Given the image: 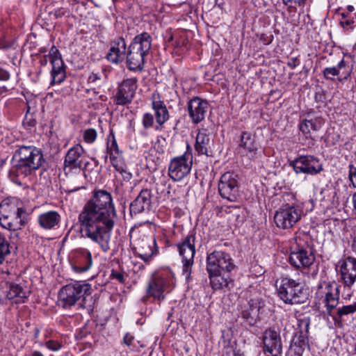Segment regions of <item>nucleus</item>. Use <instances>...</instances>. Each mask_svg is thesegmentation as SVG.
Instances as JSON below:
<instances>
[{"instance_id":"4be33fe9","label":"nucleus","mask_w":356,"mask_h":356,"mask_svg":"<svg viewBox=\"0 0 356 356\" xmlns=\"http://www.w3.org/2000/svg\"><path fill=\"white\" fill-rule=\"evenodd\" d=\"M214 149V140L206 129H198L195 143V150L198 155L213 156Z\"/></svg>"},{"instance_id":"f3484780","label":"nucleus","mask_w":356,"mask_h":356,"mask_svg":"<svg viewBox=\"0 0 356 356\" xmlns=\"http://www.w3.org/2000/svg\"><path fill=\"white\" fill-rule=\"evenodd\" d=\"M137 89V79H124L118 86L114 102L118 105H126L131 102Z\"/></svg>"},{"instance_id":"39448f33","label":"nucleus","mask_w":356,"mask_h":356,"mask_svg":"<svg viewBox=\"0 0 356 356\" xmlns=\"http://www.w3.org/2000/svg\"><path fill=\"white\" fill-rule=\"evenodd\" d=\"M275 286L279 297L287 304L303 303L307 296L299 279L282 277L277 280Z\"/></svg>"},{"instance_id":"bf43d9fd","label":"nucleus","mask_w":356,"mask_h":356,"mask_svg":"<svg viewBox=\"0 0 356 356\" xmlns=\"http://www.w3.org/2000/svg\"><path fill=\"white\" fill-rule=\"evenodd\" d=\"M31 356H44V355L39 350H33L31 353Z\"/></svg>"},{"instance_id":"b1692460","label":"nucleus","mask_w":356,"mask_h":356,"mask_svg":"<svg viewBox=\"0 0 356 356\" xmlns=\"http://www.w3.org/2000/svg\"><path fill=\"white\" fill-rule=\"evenodd\" d=\"M84 152L83 147L76 144L71 147L65 158L64 171L66 175L72 172V170H80L81 168V157Z\"/></svg>"},{"instance_id":"473e14b6","label":"nucleus","mask_w":356,"mask_h":356,"mask_svg":"<svg viewBox=\"0 0 356 356\" xmlns=\"http://www.w3.org/2000/svg\"><path fill=\"white\" fill-rule=\"evenodd\" d=\"M323 124L324 121L321 118L305 120L300 123V129L303 134H310L312 131H317L320 129Z\"/></svg>"},{"instance_id":"f8f14e48","label":"nucleus","mask_w":356,"mask_h":356,"mask_svg":"<svg viewBox=\"0 0 356 356\" xmlns=\"http://www.w3.org/2000/svg\"><path fill=\"white\" fill-rule=\"evenodd\" d=\"M134 248L138 257L145 261H149L156 254V243L154 237L143 235L140 237L131 236Z\"/></svg>"},{"instance_id":"9d476101","label":"nucleus","mask_w":356,"mask_h":356,"mask_svg":"<svg viewBox=\"0 0 356 356\" xmlns=\"http://www.w3.org/2000/svg\"><path fill=\"white\" fill-rule=\"evenodd\" d=\"M316 296L331 311L339 304V286L335 282H323L318 286Z\"/></svg>"},{"instance_id":"ea45409f","label":"nucleus","mask_w":356,"mask_h":356,"mask_svg":"<svg viewBox=\"0 0 356 356\" xmlns=\"http://www.w3.org/2000/svg\"><path fill=\"white\" fill-rule=\"evenodd\" d=\"M108 156H109L110 161L115 169L117 168L122 167V165L125 163V162L122 158L121 152L116 153V154H110Z\"/></svg>"},{"instance_id":"393cba45","label":"nucleus","mask_w":356,"mask_h":356,"mask_svg":"<svg viewBox=\"0 0 356 356\" xmlns=\"http://www.w3.org/2000/svg\"><path fill=\"white\" fill-rule=\"evenodd\" d=\"M151 100L152 108L154 111L156 123L161 127L169 119V112L159 93L154 92Z\"/></svg>"},{"instance_id":"2eb2a0df","label":"nucleus","mask_w":356,"mask_h":356,"mask_svg":"<svg viewBox=\"0 0 356 356\" xmlns=\"http://www.w3.org/2000/svg\"><path fill=\"white\" fill-rule=\"evenodd\" d=\"M49 61L52 65L50 86L60 84L65 79L66 70L60 54L55 46L51 47L49 52Z\"/></svg>"},{"instance_id":"6e6d98bb","label":"nucleus","mask_w":356,"mask_h":356,"mask_svg":"<svg viewBox=\"0 0 356 356\" xmlns=\"http://www.w3.org/2000/svg\"><path fill=\"white\" fill-rule=\"evenodd\" d=\"M39 334H40V330L38 329H35V332H34V339L35 340V342L38 343L40 346H42L43 343L42 342H38L37 341V339L39 337Z\"/></svg>"},{"instance_id":"49530a36","label":"nucleus","mask_w":356,"mask_h":356,"mask_svg":"<svg viewBox=\"0 0 356 356\" xmlns=\"http://www.w3.org/2000/svg\"><path fill=\"white\" fill-rule=\"evenodd\" d=\"M349 179L354 188H356V167L350 164L349 165Z\"/></svg>"},{"instance_id":"37998d69","label":"nucleus","mask_w":356,"mask_h":356,"mask_svg":"<svg viewBox=\"0 0 356 356\" xmlns=\"http://www.w3.org/2000/svg\"><path fill=\"white\" fill-rule=\"evenodd\" d=\"M323 75L327 79H332L333 76H339V72L337 69V67H326L323 70Z\"/></svg>"},{"instance_id":"4468645a","label":"nucleus","mask_w":356,"mask_h":356,"mask_svg":"<svg viewBox=\"0 0 356 356\" xmlns=\"http://www.w3.org/2000/svg\"><path fill=\"white\" fill-rule=\"evenodd\" d=\"M337 270L344 287L350 289L356 281V258L348 257L340 260Z\"/></svg>"},{"instance_id":"13d9d810","label":"nucleus","mask_w":356,"mask_h":356,"mask_svg":"<svg viewBox=\"0 0 356 356\" xmlns=\"http://www.w3.org/2000/svg\"><path fill=\"white\" fill-rule=\"evenodd\" d=\"M48 58L49 59V54L44 56L43 58L40 60L41 64L46 65L47 64Z\"/></svg>"},{"instance_id":"f257e3e1","label":"nucleus","mask_w":356,"mask_h":356,"mask_svg":"<svg viewBox=\"0 0 356 356\" xmlns=\"http://www.w3.org/2000/svg\"><path fill=\"white\" fill-rule=\"evenodd\" d=\"M116 211L110 193L99 190L85 204L79 216L85 236L97 243L104 252L110 250L111 230Z\"/></svg>"},{"instance_id":"0e129e2a","label":"nucleus","mask_w":356,"mask_h":356,"mask_svg":"<svg viewBox=\"0 0 356 356\" xmlns=\"http://www.w3.org/2000/svg\"><path fill=\"white\" fill-rule=\"evenodd\" d=\"M257 147L256 146H254L253 148L252 149H250L249 152L250 153V156H253V152L257 150Z\"/></svg>"},{"instance_id":"0eeeda50","label":"nucleus","mask_w":356,"mask_h":356,"mask_svg":"<svg viewBox=\"0 0 356 356\" xmlns=\"http://www.w3.org/2000/svg\"><path fill=\"white\" fill-rule=\"evenodd\" d=\"M193 165L191 147L187 144L186 151L180 156L172 158L168 168V174L171 179L180 181L191 172Z\"/></svg>"},{"instance_id":"dca6fc26","label":"nucleus","mask_w":356,"mask_h":356,"mask_svg":"<svg viewBox=\"0 0 356 356\" xmlns=\"http://www.w3.org/2000/svg\"><path fill=\"white\" fill-rule=\"evenodd\" d=\"M296 173L316 175L323 170L319 159L313 156H300L291 162Z\"/></svg>"},{"instance_id":"e2e57ef3","label":"nucleus","mask_w":356,"mask_h":356,"mask_svg":"<svg viewBox=\"0 0 356 356\" xmlns=\"http://www.w3.org/2000/svg\"><path fill=\"white\" fill-rule=\"evenodd\" d=\"M353 202L354 208L356 209V193L355 194H353Z\"/></svg>"},{"instance_id":"423d86ee","label":"nucleus","mask_w":356,"mask_h":356,"mask_svg":"<svg viewBox=\"0 0 356 356\" xmlns=\"http://www.w3.org/2000/svg\"><path fill=\"white\" fill-rule=\"evenodd\" d=\"M175 284V275L170 269L157 273L149 282L147 294L158 300H163L164 293H169Z\"/></svg>"},{"instance_id":"a878e982","label":"nucleus","mask_w":356,"mask_h":356,"mask_svg":"<svg viewBox=\"0 0 356 356\" xmlns=\"http://www.w3.org/2000/svg\"><path fill=\"white\" fill-rule=\"evenodd\" d=\"M152 202V193L149 189L142 190L130 205V213L137 214L149 210Z\"/></svg>"},{"instance_id":"338daca9","label":"nucleus","mask_w":356,"mask_h":356,"mask_svg":"<svg viewBox=\"0 0 356 356\" xmlns=\"http://www.w3.org/2000/svg\"><path fill=\"white\" fill-rule=\"evenodd\" d=\"M354 351H355V353L356 355V343H355V345Z\"/></svg>"},{"instance_id":"c03bdc74","label":"nucleus","mask_w":356,"mask_h":356,"mask_svg":"<svg viewBox=\"0 0 356 356\" xmlns=\"http://www.w3.org/2000/svg\"><path fill=\"white\" fill-rule=\"evenodd\" d=\"M45 346L51 351H58L62 348V343L58 341L49 340L45 343Z\"/></svg>"},{"instance_id":"69168bd1","label":"nucleus","mask_w":356,"mask_h":356,"mask_svg":"<svg viewBox=\"0 0 356 356\" xmlns=\"http://www.w3.org/2000/svg\"><path fill=\"white\" fill-rule=\"evenodd\" d=\"M348 10H349V11H350V12H351V11H353V6H349L348 7Z\"/></svg>"},{"instance_id":"e433bc0d","label":"nucleus","mask_w":356,"mask_h":356,"mask_svg":"<svg viewBox=\"0 0 356 356\" xmlns=\"http://www.w3.org/2000/svg\"><path fill=\"white\" fill-rule=\"evenodd\" d=\"M83 140L88 144H92L97 138V131L93 128H88L82 132Z\"/></svg>"},{"instance_id":"680f3d73","label":"nucleus","mask_w":356,"mask_h":356,"mask_svg":"<svg viewBox=\"0 0 356 356\" xmlns=\"http://www.w3.org/2000/svg\"><path fill=\"white\" fill-rule=\"evenodd\" d=\"M352 23V22L350 21H348V20H345V21H341V24L344 26L345 25L346 26H349Z\"/></svg>"},{"instance_id":"3c124183","label":"nucleus","mask_w":356,"mask_h":356,"mask_svg":"<svg viewBox=\"0 0 356 356\" xmlns=\"http://www.w3.org/2000/svg\"><path fill=\"white\" fill-rule=\"evenodd\" d=\"M10 78V74L9 73L0 67V80L1 81H7Z\"/></svg>"},{"instance_id":"2f4dec72","label":"nucleus","mask_w":356,"mask_h":356,"mask_svg":"<svg viewBox=\"0 0 356 356\" xmlns=\"http://www.w3.org/2000/svg\"><path fill=\"white\" fill-rule=\"evenodd\" d=\"M211 287L214 290H220L229 287L232 280L228 274H222V271L207 272Z\"/></svg>"},{"instance_id":"a19ab883","label":"nucleus","mask_w":356,"mask_h":356,"mask_svg":"<svg viewBox=\"0 0 356 356\" xmlns=\"http://www.w3.org/2000/svg\"><path fill=\"white\" fill-rule=\"evenodd\" d=\"M154 123V118L152 113H145L142 117V124L145 129L152 128Z\"/></svg>"},{"instance_id":"cd10ccee","label":"nucleus","mask_w":356,"mask_h":356,"mask_svg":"<svg viewBox=\"0 0 356 356\" xmlns=\"http://www.w3.org/2000/svg\"><path fill=\"white\" fill-rule=\"evenodd\" d=\"M127 44L122 38H118L111 43V48L108 53L107 59L113 63H118L124 60Z\"/></svg>"},{"instance_id":"c9c22d12","label":"nucleus","mask_w":356,"mask_h":356,"mask_svg":"<svg viewBox=\"0 0 356 356\" xmlns=\"http://www.w3.org/2000/svg\"><path fill=\"white\" fill-rule=\"evenodd\" d=\"M284 5L288 6V10L291 13L297 12V6L303 8L307 3H311L312 0H282Z\"/></svg>"},{"instance_id":"20e7f679","label":"nucleus","mask_w":356,"mask_h":356,"mask_svg":"<svg viewBox=\"0 0 356 356\" xmlns=\"http://www.w3.org/2000/svg\"><path fill=\"white\" fill-rule=\"evenodd\" d=\"M24 213L17 199H6L0 203V225L8 230L20 229L25 224Z\"/></svg>"},{"instance_id":"603ef678","label":"nucleus","mask_w":356,"mask_h":356,"mask_svg":"<svg viewBox=\"0 0 356 356\" xmlns=\"http://www.w3.org/2000/svg\"><path fill=\"white\" fill-rule=\"evenodd\" d=\"M124 343L128 346H131L134 340V337L129 334H126L124 337Z\"/></svg>"},{"instance_id":"4c0bfd02","label":"nucleus","mask_w":356,"mask_h":356,"mask_svg":"<svg viewBox=\"0 0 356 356\" xmlns=\"http://www.w3.org/2000/svg\"><path fill=\"white\" fill-rule=\"evenodd\" d=\"M356 312V302L343 306L337 309V315L341 320L343 316L353 314Z\"/></svg>"},{"instance_id":"f704fd0d","label":"nucleus","mask_w":356,"mask_h":356,"mask_svg":"<svg viewBox=\"0 0 356 356\" xmlns=\"http://www.w3.org/2000/svg\"><path fill=\"white\" fill-rule=\"evenodd\" d=\"M89 83L94 84L99 88L104 86L107 83V76L106 74L102 72H92L88 77V80Z\"/></svg>"},{"instance_id":"052dcab7","label":"nucleus","mask_w":356,"mask_h":356,"mask_svg":"<svg viewBox=\"0 0 356 356\" xmlns=\"http://www.w3.org/2000/svg\"><path fill=\"white\" fill-rule=\"evenodd\" d=\"M10 252H2L0 251V264L4 260V256L8 254Z\"/></svg>"},{"instance_id":"09e8293b","label":"nucleus","mask_w":356,"mask_h":356,"mask_svg":"<svg viewBox=\"0 0 356 356\" xmlns=\"http://www.w3.org/2000/svg\"><path fill=\"white\" fill-rule=\"evenodd\" d=\"M111 277L118 280L121 283L124 282V275L123 273L113 270Z\"/></svg>"},{"instance_id":"72a5a7b5","label":"nucleus","mask_w":356,"mask_h":356,"mask_svg":"<svg viewBox=\"0 0 356 356\" xmlns=\"http://www.w3.org/2000/svg\"><path fill=\"white\" fill-rule=\"evenodd\" d=\"M248 304L250 308L248 313L246 314V322H248L250 325H253L259 318L260 302L258 298L251 299Z\"/></svg>"},{"instance_id":"58836bf2","label":"nucleus","mask_w":356,"mask_h":356,"mask_svg":"<svg viewBox=\"0 0 356 356\" xmlns=\"http://www.w3.org/2000/svg\"><path fill=\"white\" fill-rule=\"evenodd\" d=\"M336 67L339 72V81H342L343 79H347L350 76V70L347 67L344 60H341Z\"/></svg>"},{"instance_id":"1a4fd4ad","label":"nucleus","mask_w":356,"mask_h":356,"mask_svg":"<svg viewBox=\"0 0 356 356\" xmlns=\"http://www.w3.org/2000/svg\"><path fill=\"white\" fill-rule=\"evenodd\" d=\"M301 330L297 332L290 345L286 356H307L309 351L307 332L309 322L307 320H301L299 323Z\"/></svg>"},{"instance_id":"412c9836","label":"nucleus","mask_w":356,"mask_h":356,"mask_svg":"<svg viewBox=\"0 0 356 356\" xmlns=\"http://www.w3.org/2000/svg\"><path fill=\"white\" fill-rule=\"evenodd\" d=\"M92 265L91 252L86 248L76 250L72 255L71 266L74 272L81 273L90 269Z\"/></svg>"},{"instance_id":"a18cd8bd","label":"nucleus","mask_w":356,"mask_h":356,"mask_svg":"<svg viewBox=\"0 0 356 356\" xmlns=\"http://www.w3.org/2000/svg\"><path fill=\"white\" fill-rule=\"evenodd\" d=\"M115 170L118 171L120 174L122 175L123 179L126 181H129L132 175L127 170V167L126 163L122 165V167L115 168Z\"/></svg>"},{"instance_id":"de8ad7c7","label":"nucleus","mask_w":356,"mask_h":356,"mask_svg":"<svg viewBox=\"0 0 356 356\" xmlns=\"http://www.w3.org/2000/svg\"><path fill=\"white\" fill-rule=\"evenodd\" d=\"M0 251L2 252H10L9 243L5 237L0 233Z\"/></svg>"},{"instance_id":"9b49d317","label":"nucleus","mask_w":356,"mask_h":356,"mask_svg":"<svg viewBox=\"0 0 356 356\" xmlns=\"http://www.w3.org/2000/svg\"><path fill=\"white\" fill-rule=\"evenodd\" d=\"M302 211L293 206H285L276 211L274 220L277 227L281 229H289L294 226L301 218Z\"/></svg>"},{"instance_id":"7c9ffc66","label":"nucleus","mask_w":356,"mask_h":356,"mask_svg":"<svg viewBox=\"0 0 356 356\" xmlns=\"http://www.w3.org/2000/svg\"><path fill=\"white\" fill-rule=\"evenodd\" d=\"M146 56L140 52L134 50L129 47L127 54V62L129 70L133 71L141 70L145 64V57Z\"/></svg>"},{"instance_id":"f03ea898","label":"nucleus","mask_w":356,"mask_h":356,"mask_svg":"<svg viewBox=\"0 0 356 356\" xmlns=\"http://www.w3.org/2000/svg\"><path fill=\"white\" fill-rule=\"evenodd\" d=\"M17 177L30 179L44 161L42 152L33 145L21 146L15 152Z\"/></svg>"},{"instance_id":"ddd939ff","label":"nucleus","mask_w":356,"mask_h":356,"mask_svg":"<svg viewBox=\"0 0 356 356\" xmlns=\"http://www.w3.org/2000/svg\"><path fill=\"white\" fill-rule=\"evenodd\" d=\"M234 268L230 256L224 252L214 251L207 257V272H230Z\"/></svg>"},{"instance_id":"7ed1b4c3","label":"nucleus","mask_w":356,"mask_h":356,"mask_svg":"<svg viewBox=\"0 0 356 356\" xmlns=\"http://www.w3.org/2000/svg\"><path fill=\"white\" fill-rule=\"evenodd\" d=\"M91 285L86 282H74L63 286L58 293V302L65 309H70L78 302L86 307V300L91 296Z\"/></svg>"},{"instance_id":"8fccbe9b","label":"nucleus","mask_w":356,"mask_h":356,"mask_svg":"<svg viewBox=\"0 0 356 356\" xmlns=\"http://www.w3.org/2000/svg\"><path fill=\"white\" fill-rule=\"evenodd\" d=\"M66 13H67V10L63 8H60L56 9L52 13L54 17L56 19L63 17Z\"/></svg>"},{"instance_id":"6ab92c4d","label":"nucleus","mask_w":356,"mask_h":356,"mask_svg":"<svg viewBox=\"0 0 356 356\" xmlns=\"http://www.w3.org/2000/svg\"><path fill=\"white\" fill-rule=\"evenodd\" d=\"M208 109L209 103L199 97L192 98L187 104L188 115L193 124H198L204 120Z\"/></svg>"},{"instance_id":"774afa93","label":"nucleus","mask_w":356,"mask_h":356,"mask_svg":"<svg viewBox=\"0 0 356 356\" xmlns=\"http://www.w3.org/2000/svg\"><path fill=\"white\" fill-rule=\"evenodd\" d=\"M243 135H244V133L243 132L242 134H241V138H243Z\"/></svg>"},{"instance_id":"6e6552de","label":"nucleus","mask_w":356,"mask_h":356,"mask_svg":"<svg viewBox=\"0 0 356 356\" xmlns=\"http://www.w3.org/2000/svg\"><path fill=\"white\" fill-rule=\"evenodd\" d=\"M195 234L191 232L184 237L181 242L175 245L179 254L181 257L183 275L186 280L190 278L192 267L194 264V256L195 254Z\"/></svg>"},{"instance_id":"c85d7f7f","label":"nucleus","mask_w":356,"mask_h":356,"mask_svg":"<svg viewBox=\"0 0 356 356\" xmlns=\"http://www.w3.org/2000/svg\"><path fill=\"white\" fill-rule=\"evenodd\" d=\"M152 40L151 35L147 32H143L135 36L129 47L147 56L152 47Z\"/></svg>"},{"instance_id":"5701e85b","label":"nucleus","mask_w":356,"mask_h":356,"mask_svg":"<svg viewBox=\"0 0 356 356\" xmlns=\"http://www.w3.org/2000/svg\"><path fill=\"white\" fill-rule=\"evenodd\" d=\"M264 352L271 356H280L282 344L280 334L273 330H267L263 336Z\"/></svg>"},{"instance_id":"a211bd4d","label":"nucleus","mask_w":356,"mask_h":356,"mask_svg":"<svg viewBox=\"0 0 356 356\" xmlns=\"http://www.w3.org/2000/svg\"><path fill=\"white\" fill-rule=\"evenodd\" d=\"M1 296L8 300H14L15 303L24 302L30 291L27 288L23 287L19 284L6 281L3 283L1 290Z\"/></svg>"},{"instance_id":"864d4df0","label":"nucleus","mask_w":356,"mask_h":356,"mask_svg":"<svg viewBox=\"0 0 356 356\" xmlns=\"http://www.w3.org/2000/svg\"><path fill=\"white\" fill-rule=\"evenodd\" d=\"M298 60L296 58H291L288 62V65L291 69H293L298 65Z\"/></svg>"},{"instance_id":"79ce46f5","label":"nucleus","mask_w":356,"mask_h":356,"mask_svg":"<svg viewBox=\"0 0 356 356\" xmlns=\"http://www.w3.org/2000/svg\"><path fill=\"white\" fill-rule=\"evenodd\" d=\"M109 137H111L112 140L111 142H108L107 143V152L108 155L113 154H116V153L120 152L113 132L110 134Z\"/></svg>"},{"instance_id":"4d7b16f0","label":"nucleus","mask_w":356,"mask_h":356,"mask_svg":"<svg viewBox=\"0 0 356 356\" xmlns=\"http://www.w3.org/2000/svg\"><path fill=\"white\" fill-rule=\"evenodd\" d=\"M352 249L353 250V252L356 254V234L354 236L353 238V242H352Z\"/></svg>"},{"instance_id":"bb28decb","label":"nucleus","mask_w":356,"mask_h":356,"mask_svg":"<svg viewBox=\"0 0 356 356\" xmlns=\"http://www.w3.org/2000/svg\"><path fill=\"white\" fill-rule=\"evenodd\" d=\"M314 261L312 253L304 249L291 252L289 257L290 263L296 268L309 267Z\"/></svg>"},{"instance_id":"c756f323","label":"nucleus","mask_w":356,"mask_h":356,"mask_svg":"<svg viewBox=\"0 0 356 356\" xmlns=\"http://www.w3.org/2000/svg\"><path fill=\"white\" fill-rule=\"evenodd\" d=\"M61 217L55 211H49L41 213L38 217V222L40 226L44 229H53L59 226Z\"/></svg>"},{"instance_id":"5fc2aeb1","label":"nucleus","mask_w":356,"mask_h":356,"mask_svg":"<svg viewBox=\"0 0 356 356\" xmlns=\"http://www.w3.org/2000/svg\"><path fill=\"white\" fill-rule=\"evenodd\" d=\"M254 276L257 277L259 275H262L263 273V268L261 267V266H258V267H254Z\"/></svg>"},{"instance_id":"aec40b11","label":"nucleus","mask_w":356,"mask_h":356,"mask_svg":"<svg viewBox=\"0 0 356 356\" xmlns=\"http://www.w3.org/2000/svg\"><path fill=\"white\" fill-rule=\"evenodd\" d=\"M218 191L222 197L234 201L238 192L236 176L230 172L222 175L218 184Z\"/></svg>"}]
</instances>
